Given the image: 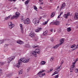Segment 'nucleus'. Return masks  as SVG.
<instances>
[{
  "label": "nucleus",
  "mask_w": 78,
  "mask_h": 78,
  "mask_svg": "<svg viewBox=\"0 0 78 78\" xmlns=\"http://www.w3.org/2000/svg\"><path fill=\"white\" fill-rule=\"evenodd\" d=\"M30 61V59L27 58H21L18 60V63L17 64L16 67L18 68H19L20 66V63L24 62V63H27Z\"/></svg>",
  "instance_id": "f257e3e1"
},
{
  "label": "nucleus",
  "mask_w": 78,
  "mask_h": 78,
  "mask_svg": "<svg viewBox=\"0 0 78 78\" xmlns=\"http://www.w3.org/2000/svg\"><path fill=\"white\" fill-rule=\"evenodd\" d=\"M32 22L35 26H37L40 23V20L38 18H34Z\"/></svg>",
  "instance_id": "f03ea898"
},
{
  "label": "nucleus",
  "mask_w": 78,
  "mask_h": 78,
  "mask_svg": "<svg viewBox=\"0 0 78 78\" xmlns=\"http://www.w3.org/2000/svg\"><path fill=\"white\" fill-rule=\"evenodd\" d=\"M62 68V67H61V65L60 66H58L55 69V72L53 73V74L52 75V76H53V75H55V74H58V72H59V71L61 70V69Z\"/></svg>",
  "instance_id": "7ed1b4c3"
},
{
  "label": "nucleus",
  "mask_w": 78,
  "mask_h": 78,
  "mask_svg": "<svg viewBox=\"0 0 78 78\" xmlns=\"http://www.w3.org/2000/svg\"><path fill=\"white\" fill-rule=\"evenodd\" d=\"M76 62H74L73 63V65L71 66L70 68V72H73L74 70V69H75V64Z\"/></svg>",
  "instance_id": "20e7f679"
},
{
  "label": "nucleus",
  "mask_w": 78,
  "mask_h": 78,
  "mask_svg": "<svg viewBox=\"0 0 78 78\" xmlns=\"http://www.w3.org/2000/svg\"><path fill=\"white\" fill-rule=\"evenodd\" d=\"M44 72H45V70H42L39 72V73H37V75H39V76H40V77H42V76H45V73H41Z\"/></svg>",
  "instance_id": "39448f33"
},
{
  "label": "nucleus",
  "mask_w": 78,
  "mask_h": 78,
  "mask_svg": "<svg viewBox=\"0 0 78 78\" xmlns=\"http://www.w3.org/2000/svg\"><path fill=\"white\" fill-rule=\"evenodd\" d=\"M23 22L24 23L27 25L30 24L31 22L30 20L28 18H27V19L24 20Z\"/></svg>",
  "instance_id": "423d86ee"
},
{
  "label": "nucleus",
  "mask_w": 78,
  "mask_h": 78,
  "mask_svg": "<svg viewBox=\"0 0 78 78\" xmlns=\"http://www.w3.org/2000/svg\"><path fill=\"white\" fill-rule=\"evenodd\" d=\"M51 23L52 25H55L58 26L59 25V22L58 21H56L55 22H52Z\"/></svg>",
  "instance_id": "0eeeda50"
},
{
  "label": "nucleus",
  "mask_w": 78,
  "mask_h": 78,
  "mask_svg": "<svg viewBox=\"0 0 78 78\" xmlns=\"http://www.w3.org/2000/svg\"><path fill=\"white\" fill-rule=\"evenodd\" d=\"M35 33H34V32L32 31L30 32V33L29 34V36L31 37H34V36H35Z\"/></svg>",
  "instance_id": "6e6552de"
},
{
  "label": "nucleus",
  "mask_w": 78,
  "mask_h": 78,
  "mask_svg": "<svg viewBox=\"0 0 78 78\" xmlns=\"http://www.w3.org/2000/svg\"><path fill=\"white\" fill-rule=\"evenodd\" d=\"M70 12H68L67 14H65L63 15V17L66 19H67L68 18V16L70 15Z\"/></svg>",
  "instance_id": "1a4fd4ad"
},
{
  "label": "nucleus",
  "mask_w": 78,
  "mask_h": 78,
  "mask_svg": "<svg viewBox=\"0 0 78 78\" xmlns=\"http://www.w3.org/2000/svg\"><path fill=\"white\" fill-rule=\"evenodd\" d=\"M60 42L59 43V45H61L62 44H64V38H62L60 40Z\"/></svg>",
  "instance_id": "9d476101"
},
{
  "label": "nucleus",
  "mask_w": 78,
  "mask_h": 78,
  "mask_svg": "<svg viewBox=\"0 0 78 78\" xmlns=\"http://www.w3.org/2000/svg\"><path fill=\"white\" fill-rule=\"evenodd\" d=\"M42 29V28L38 27L37 29L35 30V32L37 33H38L39 31H41V30Z\"/></svg>",
  "instance_id": "9b49d317"
},
{
  "label": "nucleus",
  "mask_w": 78,
  "mask_h": 78,
  "mask_svg": "<svg viewBox=\"0 0 78 78\" xmlns=\"http://www.w3.org/2000/svg\"><path fill=\"white\" fill-rule=\"evenodd\" d=\"M66 6V4L65 3H64L61 6L60 8V9H64V8Z\"/></svg>",
  "instance_id": "f8f14e48"
},
{
  "label": "nucleus",
  "mask_w": 78,
  "mask_h": 78,
  "mask_svg": "<svg viewBox=\"0 0 78 78\" xmlns=\"http://www.w3.org/2000/svg\"><path fill=\"white\" fill-rule=\"evenodd\" d=\"M20 26L21 30V32L22 33H23V27L22 24H20Z\"/></svg>",
  "instance_id": "ddd939ff"
},
{
  "label": "nucleus",
  "mask_w": 78,
  "mask_h": 78,
  "mask_svg": "<svg viewBox=\"0 0 78 78\" xmlns=\"http://www.w3.org/2000/svg\"><path fill=\"white\" fill-rule=\"evenodd\" d=\"M10 29H12L14 26H15V25H14V24H12V22H10Z\"/></svg>",
  "instance_id": "4468645a"
},
{
  "label": "nucleus",
  "mask_w": 78,
  "mask_h": 78,
  "mask_svg": "<svg viewBox=\"0 0 78 78\" xmlns=\"http://www.w3.org/2000/svg\"><path fill=\"white\" fill-rule=\"evenodd\" d=\"M17 43L20 44H21L23 43V42L20 40L18 41H17Z\"/></svg>",
  "instance_id": "2eb2a0df"
},
{
  "label": "nucleus",
  "mask_w": 78,
  "mask_h": 78,
  "mask_svg": "<svg viewBox=\"0 0 78 78\" xmlns=\"http://www.w3.org/2000/svg\"><path fill=\"white\" fill-rule=\"evenodd\" d=\"M20 15V13L18 12H17L16 13V16H16V17H19Z\"/></svg>",
  "instance_id": "dca6fc26"
},
{
  "label": "nucleus",
  "mask_w": 78,
  "mask_h": 78,
  "mask_svg": "<svg viewBox=\"0 0 78 78\" xmlns=\"http://www.w3.org/2000/svg\"><path fill=\"white\" fill-rule=\"evenodd\" d=\"M15 59V56H12L10 58V61H12V60H14Z\"/></svg>",
  "instance_id": "f3484780"
},
{
  "label": "nucleus",
  "mask_w": 78,
  "mask_h": 78,
  "mask_svg": "<svg viewBox=\"0 0 78 78\" xmlns=\"http://www.w3.org/2000/svg\"><path fill=\"white\" fill-rule=\"evenodd\" d=\"M55 12H53L51 13L50 17H54V16H55Z\"/></svg>",
  "instance_id": "a211bd4d"
},
{
  "label": "nucleus",
  "mask_w": 78,
  "mask_h": 78,
  "mask_svg": "<svg viewBox=\"0 0 78 78\" xmlns=\"http://www.w3.org/2000/svg\"><path fill=\"white\" fill-rule=\"evenodd\" d=\"M49 20H47V22L45 21V22H44L43 24V25H46V24H47L48 23V21H49Z\"/></svg>",
  "instance_id": "6ab92c4d"
},
{
  "label": "nucleus",
  "mask_w": 78,
  "mask_h": 78,
  "mask_svg": "<svg viewBox=\"0 0 78 78\" xmlns=\"http://www.w3.org/2000/svg\"><path fill=\"white\" fill-rule=\"evenodd\" d=\"M37 53L36 52V51H33L32 52V54L34 55V56H35V57H36V54H37Z\"/></svg>",
  "instance_id": "aec40b11"
},
{
  "label": "nucleus",
  "mask_w": 78,
  "mask_h": 78,
  "mask_svg": "<svg viewBox=\"0 0 78 78\" xmlns=\"http://www.w3.org/2000/svg\"><path fill=\"white\" fill-rule=\"evenodd\" d=\"M35 51L37 53H39L40 52V49H36L35 50Z\"/></svg>",
  "instance_id": "412c9836"
},
{
  "label": "nucleus",
  "mask_w": 78,
  "mask_h": 78,
  "mask_svg": "<svg viewBox=\"0 0 78 78\" xmlns=\"http://www.w3.org/2000/svg\"><path fill=\"white\" fill-rule=\"evenodd\" d=\"M6 41V40L5 39H4L3 40H2V41H0V44H2V43H3L5 41Z\"/></svg>",
  "instance_id": "4be33fe9"
},
{
  "label": "nucleus",
  "mask_w": 78,
  "mask_h": 78,
  "mask_svg": "<svg viewBox=\"0 0 78 78\" xmlns=\"http://www.w3.org/2000/svg\"><path fill=\"white\" fill-rule=\"evenodd\" d=\"M67 31L68 32H70V31L72 30V29H71V28L70 27H69L67 28Z\"/></svg>",
  "instance_id": "5701e85b"
},
{
  "label": "nucleus",
  "mask_w": 78,
  "mask_h": 78,
  "mask_svg": "<svg viewBox=\"0 0 78 78\" xmlns=\"http://www.w3.org/2000/svg\"><path fill=\"white\" fill-rule=\"evenodd\" d=\"M46 62L45 61H42L41 62V65H44V64H45Z\"/></svg>",
  "instance_id": "b1692460"
},
{
  "label": "nucleus",
  "mask_w": 78,
  "mask_h": 78,
  "mask_svg": "<svg viewBox=\"0 0 78 78\" xmlns=\"http://www.w3.org/2000/svg\"><path fill=\"white\" fill-rule=\"evenodd\" d=\"M59 44H58L56 45L55 46H54L53 48H58L59 47Z\"/></svg>",
  "instance_id": "393cba45"
},
{
  "label": "nucleus",
  "mask_w": 78,
  "mask_h": 78,
  "mask_svg": "<svg viewBox=\"0 0 78 78\" xmlns=\"http://www.w3.org/2000/svg\"><path fill=\"white\" fill-rule=\"evenodd\" d=\"M30 0H27L25 2V4L26 5H27V4H28V3H29V2H30Z\"/></svg>",
  "instance_id": "a878e982"
},
{
  "label": "nucleus",
  "mask_w": 78,
  "mask_h": 78,
  "mask_svg": "<svg viewBox=\"0 0 78 78\" xmlns=\"http://www.w3.org/2000/svg\"><path fill=\"white\" fill-rule=\"evenodd\" d=\"M5 64L4 62H0V66H3Z\"/></svg>",
  "instance_id": "bb28decb"
},
{
  "label": "nucleus",
  "mask_w": 78,
  "mask_h": 78,
  "mask_svg": "<svg viewBox=\"0 0 78 78\" xmlns=\"http://www.w3.org/2000/svg\"><path fill=\"white\" fill-rule=\"evenodd\" d=\"M74 72L76 73H78V69L77 68L75 69L74 70Z\"/></svg>",
  "instance_id": "cd10ccee"
},
{
  "label": "nucleus",
  "mask_w": 78,
  "mask_h": 78,
  "mask_svg": "<svg viewBox=\"0 0 78 78\" xmlns=\"http://www.w3.org/2000/svg\"><path fill=\"white\" fill-rule=\"evenodd\" d=\"M74 19H75L76 20H77L78 19V17L77 16H76L75 15L74 16Z\"/></svg>",
  "instance_id": "c85d7f7f"
},
{
  "label": "nucleus",
  "mask_w": 78,
  "mask_h": 78,
  "mask_svg": "<svg viewBox=\"0 0 78 78\" xmlns=\"http://www.w3.org/2000/svg\"><path fill=\"white\" fill-rule=\"evenodd\" d=\"M10 18V16H9L8 17L5 18V20H8Z\"/></svg>",
  "instance_id": "c756f323"
},
{
  "label": "nucleus",
  "mask_w": 78,
  "mask_h": 78,
  "mask_svg": "<svg viewBox=\"0 0 78 78\" xmlns=\"http://www.w3.org/2000/svg\"><path fill=\"white\" fill-rule=\"evenodd\" d=\"M34 9L36 10V11H37V7L35 5H34Z\"/></svg>",
  "instance_id": "7c9ffc66"
},
{
  "label": "nucleus",
  "mask_w": 78,
  "mask_h": 78,
  "mask_svg": "<svg viewBox=\"0 0 78 78\" xmlns=\"http://www.w3.org/2000/svg\"><path fill=\"white\" fill-rule=\"evenodd\" d=\"M76 47V45L74 44L71 46V48H73V47Z\"/></svg>",
  "instance_id": "2f4dec72"
},
{
  "label": "nucleus",
  "mask_w": 78,
  "mask_h": 78,
  "mask_svg": "<svg viewBox=\"0 0 78 78\" xmlns=\"http://www.w3.org/2000/svg\"><path fill=\"white\" fill-rule=\"evenodd\" d=\"M22 71L23 70H21L19 72V75H20V74H22V73H23V72Z\"/></svg>",
  "instance_id": "473e14b6"
},
{
  "label": "nucleus",
  "mask_w": 78,
  "mask_h": 78,
  "mask_svg": "<svg viewBox=\"0 0 78 78\" xmlns=\"http://www.w3.org/2000/svg\"><path fill=\"white\" fill-rule=\"evenodd\" d=\"M39 39V38H38V37L37 36H36L35 37V41H36L37 39Z\"/></svg>",
  "instance_id": "72a5a7b5"
},
{
  "label": "nucleus",
  "mask_w": 78,
  "mask_h": 78,
  "mask_svg": "<svg viewBox=\"0 0 78 78\" xmlns=\"http://www.w3.org/2000/svg\"><path fill=\"white\" fill-rule=\"evenodd\" d=\"M26 47H27V48H29V47H30V45L28 44H26Z\"/></svg>",
  "instance_id": "f704fd0d"
},
{
  "label": "nucleus",
  "mask_w": 78,
  "mask_h": 78,
  "mask_svg": "<svg viewBox=\"0 0 78 78\" xmlns=\"http://www.w3.org/2000/svg\"><path fill=\"white\" fill-rule=\"evenodd\" d=\"M43 34L44 36H46L47 34V31H45L44 32Z\"/></svg>",
  "instance_id": "c9c22d12"
},
{
  "label": "nucleus",
  "mask_w": 78,
  "mask_h": 78,
  "mask_svg": "<svg viewBox=\"0 0 78 78\" xmlns=\"http://www.w3.org/2000/svg\"><path fill=\"white\" fill-rule=\"evenodd\" d=\"M7 61H8V62L9 63V64L10 63V58H9L7 59Z\"/></svg>",
  "instance_id": "e433bc0d"
},
{
  "label": "nucleus",
  "mask_w": 78,
  "mask_h": 78,
  "mask_svg": "<svg viewBox=\"0 0 78 78\" xmlns=\"http://www.w3.org/2000/svg\"><path fill=\"white\" fill-rule=\"evenodd\" d=\"M15 17H16V16H13L11 18V20H12V19H14Z\"/></svg>",
  "instance_id": "4c0bfd02"
},
{
  "label": "nucleus",
  "mask_w": 78,
  "mask_h": 78,
  "mask_svg": "<svg viewBox=\"0 0 78 78\" xmlns=\"http://www.w3.org/2000/svg\"><path fill=\"white\" fill-rule=\"evenodd\" d=\"M53 59H54V57H52L50 59V61H53Z\"/></svg>",
  "instance_id": "58836bf2"
},
{
  "label": "nucleus",
  "mask_w": 78,
  "mask_h": 78,
  "mask_svg": "<svg viewBox=\"0 0 78 78\" xmlns=\"http://www.w3.org/2000/svg\"><path fill=\"white\" fill-rule=\"evenodd\" d=\"M51 41L52 42H53L54 41V40L53 39V38H51Z\"/></svg>",
  "instance_id": "ea45409f"
},
{
  "label": "nucleus",
  "mask_w": 78,
  "mask_h": 78,
  "mask_svg": "<svg viewBox=\"0 0 78 78\" xmlns=\"http://www.w3.org/2000/svg\"><path fill=\"white\" fill-rule=\"evenodd\" d=\"M58 77H59V76H58V75L55 76V78H58Z\"/></svg>",
  "instance_id": "a19ab883"
},
{
  "label": "nucleus",
  "mask_w": 78,
  "mask_h": 78,
  "mask_svg": "<svg viewBox=\"0 0 78 78\" xmlns=\"http://www.w3.org/2000/svg\"><path fill=\"white\" fill-rule=\"evenodd\" d=\"M75 16H78V12H76L75 13Z\"/></svg>",
  "instance_id": "79ce46f5"
},
{
  "label": "nucleus",
  "mask_w": 78,
  "mask_h": 78,
  "mask_svg": "<svg viewBox=\"0 0 78 78\" xmlns=\"http://www.w3.org/2000/svg\"><path fill=\"white\" fill-rule=\"evenodd\" d=\"M53 68H52L50 70V72H51V71H53Z\"/></svg>",
  "instance_id": "37998d69"
},
{
  "label": "nucleus",
  "mask_w": 78,
  "mask_h": 78,
  "mask_svg": "<svg viewBox=\"0 0 78 78\" xmlns=\"http://www.w3.org/2000/svg\"><path fill=\"white\" fill-rule=\"evenodd\" d=\"M37 46H35L34 45H33L32 46V48H36V47H37Z\"/></svg>",
  "instance_id": "c03bdc74"
},
{
  "label": "nucleus",
  "mask_w": 78,
  "mask_h": 78,
  "mask_svg": "<svg viewBox=\"0 0 78 78\" xmlns=\"http://www.w3.org/2000/svg\"><path fill=\"white\" fill-rule=\"evenodd\" d=\"M10 1L11 2H16V0H10Z\"/></svg>",
  "instance_id": "a18cd8bd"
},
{
  "label": "nucleus",
  "mask_w": 78,
  "mask_h": 78,
  "mask_svg": "<svg viewBox=\"0 0 78 78\" xmlns=\"http://www.w3.org/2000/svg\"><path fill=\"white\" fill-rule=\"evenodd\" d=\"M8 25L9 27H10V23L9 22L8 23Z\"/></svg>",
  "instance_id": "49530a36"
},
{
  "label": "nucleus",
  "mask_w": 78,
  "mask_h": 78,
  "mask_svg": "<svg viewBox=\"0 0 78 78\" xmlns=\"http://www.w3.org/2000/svg\"><path fill=\"white\" fill-rule=\"evenodd\" d=\"M50 31H51V32H53V29H50Z\"/></svg>",
  "instance_id": "de8ad7c7"
},
{
  "label": "nucleus",
  "mask_w": 78,
  "mask_h": 78,
  "mask_svg": "<svg viewBox=\"0 0 78 78\" xmlns=\"http://www.w3.org/2000/svg\"><path fill=\"white\" fill-rule=\"evenodd\" d=\"M63 13V12H60V14L62 15V14Z\"/></svg>",
  "instance_id": "09e8293b"
},
{
  "label": "nucleus",
  "mask_w": 78,
  "mask_h": 78,
  "mask_svg": "<svg viewBox=\"0 0 78 78\" xmlns=\"http://www.w3.org/2000/svg\"><path fill=\"white\" fill-rule=\"evenodd\" d=\"M40 2H42L43 0H39Z\"/></svg>",
  "instance_id": "8fccbe9b"
},
{
  "label": "nucleus",
  "mask_w": 78,
  "mask_h": 78,
  "mask_svg": "<svg viewBox=\"0 0 78 78\" xmlns=\"http://www.w3.org/2000/svg\"><path fill=\"white\" fill-rule=\"evenodd\" d=\"M78 61V58L76 59V62L77 61Z\"/></svg>",
  "instance_id": "3c124183"
},
{
  "label": "nucleus",
  "mask_w": 78,
  "mask_h": 78,
  "mask_svg": "<svg viewBox=\"0 0 78 78\" xmlns=\"http://www.w3.org/2000/svg\"><path fill=\"white\" fill-rule=\"evenodd\" d=\"M76 48H78V44L76 46Z\"/></svg>",
  "instance_id": "603ef678"
},
{
  "label": "nucleus",
  "mask_w": 78,
  "mask_h": 78,
  "mask_svg": "<svg viewBox=\"0 0 78 78\" xmlns=\"http://www.w3.org/2000/svg\"><path fill=\"white\" fill-rule=\"evenodd\" d=\"M8 44H5V46H8Z\"/></svg>",
  "instance_id": "864d4df0"
},
{
  "label": "nucleus",
  "mask_w": 78,
  "mask_h": 78,
  "mask_svg": "<svg viewBox=\"0 0 78 78\" xmlns=\"http://www.w3.org/2000/svg\"><path fill=\"white\" fill-rule=\"evenodd\" d=\"M62 64H63V63H64V61H62Z\"/></svg>",
  "instance_id": "5fc2aeb1"
},
{
  "label": "nucleus",
  "mask_w": 78,
  "mask_h": 78,
  "mask_svg": "<svg viewBox=\"0 0 78 78\" xmlns=\"http://www.w3.org/2000/svg\"><path fill=\"white\" fill-rule=\"evenodd\" d=\"M59 18H60V16H58V19H59Z\"/></svg>",
  "instance_id": "6e6d98bb"
},
{
  "label": "nucleus",
  "mask_w": 78,
  "mask_h": 78,
  "mask_svg": "<svg viewBox=\"0 0 78 78\" xmlns=\"http://www.w3.org/2000/svg\"><path fill=\"white\" fill-rule=\"evenodd\" d=\"M41 5H43V4H44V2H41Z\"/></svg>",
  "instance_id": "4d7b16f0"
},
{
  "label": "nucleus",
  "mask_w": 78,
  "mask_h": 78,
  "mask_svg": "<svg viewBox=\"0 0 78 78\" xmlns=\"http://www.w3.org/2000/svg\"><path fill=\"white\" fill-rule=\"evenodd\" d=\"M39 8H40V9H42V7H41V6H40L39 7Z\"/></svg>",
  "instance_id": "13d9d810"
},
{
  "label": "nucleus",
  "mask_w": 78,
  "mask_h": 78,
  "mask_svg": "<svg viewBox=\"0 0 78 78\" xmlns=\"http://www.w3.org/2000/svg\"><path fill=\"white\" fill-rule=\"evenodd\" d=\"M47 73H49V72H50V71H47Z\"/></svg>",
  "instance_id": "bf43d9fd"
},
{
  "label": "nucleus",
  "mask_w": 78,
  "mask_h": 78,
  "mask_svg": "<svg viewBox=\"0 0 78 78\" xmlns=\"http://www.w3.org/2000/svg\"><path fill=\"white\" fill-rule=\"evenodd\" d=\"M77 55H78V51L76 53Z\"/></svg>",
  "instance_id": "052dcab7"
},
{
  "label": "nucleus",
  "mask_w": 78,
  "mask_h": 78,
  "mask_svg": "<svg viewBox=\"0 0 78 78\" xmlns=\"http://www.w3.org/2000/svg\"><path fill=\"white\" fill-rule=\"evenodd\" d=\"M75 50V48H73V50Z\"/></svg>",
  "instance_id": "680f3d73"
},
{
  "label": "nucleus",
  "mask_w": 78,
  "mask_h": 78,
  "mask_svg": "<svg viewBox=\"0 0 78 78\" xmlns=\"http://www.w3.org/2000/svg\"><path fill=\"white\" fill-rule=\"evenodd\" d=\"M41 18H42V17H40V19H39V20H40V19H41Z\"/></svg>",
  "instance_id": "e2e57ef3"
},
{
  "label": "nucleus",
  "mask_w": 78,
  "mask_h": 78,
  "mask_svg": "<svg viewBox=\"0 0 78 78\" xmlns=\"http://www.w3.org/2000/svg\"><path fill=\"white\" fill-rule=\"evenodd\" d=\"M59 16H61V14H60Z\"/></svg>",
  "instance_id": "0e129e2a"
},
{
  "label": "nucleus",
  "mask_w": 78,
  "mask_h": 78,
  "mask_svg": "<svg viewBox=\"0 0 78 78\" xmlns=\"http://www.w3.org/2000/svg\"><path fill=\"white\" fill-rule=\"evenodd\" d=\"M76 28H78V26H76Z\"/></svg>",
  "instance_id": "69168bd1"
},
{
  "label": "nucleus",
  "mask_w": 78,
  "mask_h": 78,
  "mask_svg": "<svg viewBox=\"0 0 78 78\" xmlns=\"http://www.w3.org/2000/svg\"><path fill=\"white\" fill-rule=\"evenodd\" d=\"M1 71H2V70L0 69V73L1 72Z\"/></svg>",
  "instance_id": "338daca9"
},
{
  "label": "nucleus",
  "mask_w": 78,
  "mask_h": 78,
  "mask_svg": "<svg viewBox=\"0 0 78 78\" xmlns=\"http://www.w3.org/2000/svg\"><path fill=\"white\" fill-rule=\"evenodd\" d=\"M57 8H59V6H58Z\"/></svg>",
  "instance_id": "774afa93"
}]
</instances>
